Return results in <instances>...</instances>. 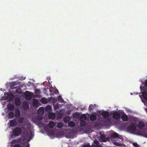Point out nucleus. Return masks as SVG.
<instances>
[{"label": "nucleus", "instance_id": "nucleus-1", "mask_svg": "<svg viewBox=\"0 0 147 147\" xmlns=\"http://www.w3.org/2000/svg\"><path fill=\"white\" fill-rule=\"evenodd\" d=\"M13 134L15 136L19 135L22 132V129L20 127H17L13 131Z\"/></svg>", "mask_w": 147, "mask_h": 147}, {"label": "nucleus", "instance_id": "nucleus-2", "mask_svg": "<svg viewBox=\"0 0 147 147\" xmlns=\"http://www.w3.org/2000/svg\"><path fill=\"white\" fill-rule=\"evenodd\" d=\"M32 92L26 91L25 92V97L26 99H30L32 97Z\"/></svg>", "mask_w": 147, "mask_h": 147}, {"label": "nucleus", "instance_id": "nucleus-3", "mask_svg": "<svg viewBox=\"0 0 147 147\" xmlns=\"http://www.w3.org/2000/svg\"><path fill=\"white\" fill-rule=\"evenodd\" d=\"M136 125L134 124V123H132L130 124L128 127V129L131 131L135 130L136 129Z\"/></svg>", "mask_w": 147, "mask_h": 147}, {"label": "nucleus", "instance_id": "nucleus-4", "mask_svg": "<svg viewBox=\"0 0 147 147\" xmlns=\"http://www.w3.org/2000/svg\"><path fill=\"white\" fill-rule=\"evenodd\" d=\"M113 118L115 119H118L120 117V113L117 112L113 113Z\"/></svg>", "mask_w": 147, "mask_h": 147}, {"label": "nucleus", "instance_id": "nucleus-5", "mask_svg": "<svg viewBox=\"0 0 147 147\" xmlns=\"http://www.w3.org/2000/svg\"><path fill=\"white\" fill-rule=\"evenodd\" d=\"M97 118L96 114L95 113H92L90 116V120L91 121L95 120Z\"/></svg>", "mask_w": 147, "mask_h": 147}, {"label": "nucleus", "instance_id": "nucleus-6", "mask_svg": "<svg viewBox=\"0 0 147 147\" xmlns=\"http://www.w3.org/2000/svg\"><path fill=\"white\" fill-rule=\"evenodd\" d=\"M101 115L104 118H107L109 116V114L108 111H104L102 112Z\"/></svg>", "mask_w": 147, "mask_h": 147}, {"label": "nucleus", "instance_id": "nucleus-7", "mask_svg": "<svg viewBox=\"0 0 147 147\" xmlns=\"http://www.w3.org/2000/svg\"><path fill=\"white\" fill-rule=\"evenodd\" d=\"M9 123L10 126L11 127L14 126L17 124L16 121L15 119H13L10 121Z\"/></svg>", "mask_w": 147, "mask_h": 147}, {"label": "nucleus", "instance_id": "nucleus-8", "mask_svg": "<svg viewBox=\"0 0 147 147\" xmlns=\"http://www.w3.org/2000/svg\"><path fill=\"white\" fill-rule=\"evenodd\" d=\"M46 126L49 128H53L55 126V124L53 121H51L49 122L48 124Z\"/></svg>", "mask_w": 147, "mask_h": 147}, {"label": "nucleus", "instance_id": "nucleus-9", "mask_svg": "<svg viewBox=\"0 0 147 147\" xmlns=\"http://www.w3.org/2000/svg\"><path fill=\"white\" fill-rule=\"evenodd\" d=\"M121 118L122 120L124 121H126L128 120V117L125 113H124L123 114L121 115Z\"/></svg>", "mask_w": 147, "mask_h": 147}, {"label": "nucleus", "instance_id": "nucleus-10", "mask_svg": "<svg viewBox=\"0 0 147 147\" xmlns=\"http://www.w3.org/2000/svg\"><path fill=\"white\" fill-rule=\"evenodd\" d=\"M15 103L17 106H19L21 104V100L19 98H16L15 100Z\"/></svg>", "mask_w": 147, "mask_h": 147}, {"label": "nucleus", "instance_id": "nucleus-11", "mask_svg": "<svg viewBox=\"0 0 147 147\" xmlns=\"http://www.w3.org/2000/svg\"><path fill=\"white\" fill-rule=\"evenodd\" d=\"M31 125L30 123L26 124L22 127L23 129L24 130L29 129L31 127Z\"/></svg>", "mask_w": 147, "mask_h": 147}, {"label": "nucleus", "instance_id": "nucleus-12", "mask_svg": "<svg viewBox=\"0 0 147 147\" xmlns=\"http://www.w3.org/2000/svg\"><path fill=\"white\" fill-rule=\"evenodd\" d=\"M138 126L140 129H142L145 127V125L144 123L140 121L138 123Z\"/></svg>", "mask_w": 147, "mask_h": 147}, {"label": "nucleus", "instance_id": "nucleus-13", "mask_svg": "<svg viewBox=\"0 0 147 147\" xmlns=\"http://www.w3.org/2000/svg\"><path fill=\"white\" fill-rule=\"evenodd\" d=\"M48 117L50 119H54L55 117V114L53 113H51L49 114Z\"/></svg>", "mask_w": 147, "mask_h": 147}, {"label": "nucleus", "instance_id": "nucleus-14", "mask_svg": "<svg viewBox=\"0 0 147 147\" xmlns=\"http://www.w3.org/2000/svg\"><path fill=\"white\" fill-rule=\"evenodd\" d=\"M44 112V109L42 107H40L37 111V113L38 114L42 115Z\"/></svg>", "mask_w": 147, "mask_h": 147}, {"label": "nucleus", "instance_id": "nucleus-15", "mask_svg": "<svg viewBox=\"0 0 147 147\" xmlns=\"http://www.w3.org/2000/svg\"><path fill=\"white\" fill-rule=\"evenodd\" d=\"M38 105V102L37 99L34 100L32 102V105L34 107H36Z\"/></svg>", "mask_w": 147, "mask_h": 147}, {"label": "nucleus", "instance_id": "nucleus-16", "mask_svg": "<svg viewBox=\"0 0 147 147\" xmlns=\"http://www.w3.org/2000/svg\"><path fill=\"white\" fill-rule=\"evenodd\" d=\"M68 126L69 127H72L75 126V123L74 122L71 121L68 123Z\"/></svg>", "mask_w": 147, "mask_h": 147}, {"label": "nucleus", "instance_id": "nucleus-17", "mask_svg": "<svg viewBox=\"0 0 147 147\" xmlns=\"http://www.w3.org/2000/svg\"><path fill=\"white\" fill-rule=\"evenodd\" d=\"M20 115V112L19 109L16 110L15 111L14 114L15 116L18 117H19Z\"/></svg>", "mask_w": 147, "mask_h": 147}, {"label": "nucleus", "instance_id": "nucleus-18", "mask_svg": "<svg viewBox=\"0 0 147 147\" xmlns=\"http://www.w3.org/2000/svg\"><path fill=\"white\" fill-rule=\"evenodd\" d=\"M9 117L10 119H12L15 116L14 112L13 111L10 112L8 113Z\"/></svg>", "mask_w": 147, "mask_h": 147}, {"label": "nucleus", "instance_id": "nucleus-19", "mask_svg": "<svg viewBox=\"0 0 147 147\" xmlns=\"http://www.w3.org/2000/svg\"><path fill=\"white\" fill-rule=\"evenodd\" d=\"M87 116L85 114H83L80 118V121H85L87 119Z\"/></svg>", "mask_w": 147, "mask_h": 147}, {"label": "nucleus", "instance_id": "nucleus-20", "mask_svg": "<svg viewBox=\"0 0 147 147\" xmlns=\"http://www.w3.org/2000/svg\"><path fill=\"white\" fill-rule=\"evenodd\" d=\"M143 97L146 100H147V92L145 91H143L142 93Z\"/></svg>", "mask_w": 147, "mask_h": 147}, {"label": "nucleus", "instance_id": "nucleus-21", "mask_svg": "<svg viewBox=\"0 0 147 147\" xmlns=\"http://www.w3.org/2000/svg\"><path fill=\"white\" fill-rule=\"evenodd\" d=\"M100 134V138L102 140L103 142H106V140H105L106 136L105 135L102 134Z\"/></svg>", "mask_w": 147, "mask_h": 147}, {"label": "nucleus", "instance_id": "nucleus-22", "mask_svg": "<svg viewBox=\"0 0 147 147\" xmlns=\"http://www.w3.org/2000/svg\"><path fill=\"white\" fill-rule=\"evenodd\" d=\"M51 107L50 105L47 106L45 108V111L49 113L51 111Z\"/></svg>", "mask_w": 147, "mask_h": 147}, {"label": "nucleus", "instance_id": "nucleus-23", "mask_svg": "<svg viewBox=\"0 0 147 147\" xmlns=\"http://www.w3.org/2000/svg\"><path fill=\"white\" fill-rule=\"evenodd\" d=\"M73 118H74L78 119L80 115L79 113L77 112L76 113H73Z\"/></svg>", "mask_w": 147, "mask_h": 147}, {"label": "nucleus", "instance_id": "nucleus-24", "mask_svg": "<svg viewBox=\"0 0 147 147\" xmlns=\"http://www.w3.org/2000/svg\"><path fill=\"white\" fill-rule=\"evenodd\" d=\"M7 108L9 111H12L14 109V107L12 105H9L8 106Z\"/></svg>", "mask_w": 147, "mask_h": 147}, {"label": "nucleus", "instance_id": "nucleus-25", "mask_svg": "<svg viewBox=\"0 0 147 147\" xmlns=\"http://www.w3.org/2000/svg\"><path fill=\"white\" fill-rule=\"evenodd\" d=\"M96 107V105L94 104V105H92V104L90 105L89 107V111H91V110H93L94 107Z\"/></svg>", "mask_w": 147, "mask_h": 147}, {"label": "nucleus", "instance_id": "nucleus-26", "mask_svg": "<svg viewBox=\"0 0 147 147\" xmlns=\"http://www.w3.org/2000/svg\"><path fill=\"white\" fill-rule=\"evenodd\" d=\"M40 101L42 103L46 104L48 102L47 99L44 98H42Z\"/></svg>", "mask_w": 147, "mask_h": 147}, {"label": "nucleus", "instance_id": "nucleus-27", "mask_svg": "<svg viewBox=\"0 0 147 147\" xmlns=\"http://www.w3.org/2000/svg\"><path fill=\"white\" fill-rule=\"evenodd\" d=\"M119 134L116 132H114L112 134L111 136V137L113 138H116L118 137Z\"/></svg>", "mask_w": 147, "mask_h": 147}, {"label": "nucleus", "instance_id": "nucleus-28", "mask_svg": "<svg viewBox=\"0 0 147 147\" xmlns=\"http://www.w3.org/2000/svg\"><path fill=\"white\" fill-rule=\"evenodd\" d=\"M81 122L80 123V125L82 127L84 126L86 124V122L85 121H80Z\"/></svg>", "mask_w": 147, "mask_h": 147}, {"label": "nucleus", "instance_id": "nucleus-29", "mask_svg": "<svg viewBox=\"0 0 147 147\" xmlns=\"http://www.w3.org/2000/svg\"><path fill=\"white\" fill-rule=\"evenodd\" d=\"M63 124L61 122L59 123L57 125V127L58 128H61L63 126Z\"/></svg>", "mask_w": 147, "mask_h": 147}, {"label": "nucleus", "instance_id": "nucleus-30", "mask_svg": "<svg viewBox=\"0 0 147 147\" xmlns=\"http://www.w3.org/2000/svg\"><path fill=\"white\" fill-rule=\"evenodd\" d=\"M58 99H59V100L60 101L61 103L63 102L64 101L63 99L62 98L61 96H58Z\"/></svg>", "mask_w": 147, "mask_h": 147}, {"label": "nucleus", "instance_id": "nucleus-31", "mask_svg": "<svg viewBox=\"0 0 147 147\" xmlns=\"http://www.w3.org/2000/svg\"><path fill=\"white\" fill-rule=\"evenodd\" d=\"M23 121L24 119L23 118H20L19 119L18 122L20 123L21 124L23 123Z\"/></svg>", "mask_w": 147, "mask_h": 147}, {"label": "nucleus", "instance_id": "nucleus-32", "mask_svg": "<svg viewBox=\"0 0 147 147\" xmlns=\"http://www.w3.org/2000/svg\"><path fill=\"white\" fill-rule=\"evenodd\" d=\"M11 85L10 86V88L11 89H13V88H12L13 86H15L16 85V83L15 82H11Z\"/></svg>", "mask_w": 147, "mask_h": 147}, {"label": "nucleus", "instance_id": "nucleus-33", "mask_svg": "<svg viewBox=\"0 0 147 147\" xmlns=\"http://www.w3.org/2000/svg\"><path fill=\"white\" fill-rule=\"evenodd\" d=\"M35 93L36 94H40V91L39 90H35Z\"/></svg>", "mask_w": 147, "mask_h": 147}, {"label": "nucleus", "instance_id": "nucleus-34", "mask_svg": "<svg viewBox=\"0 0 147 147\" xmlns=\"http://www.w3.org/2000/svg\"><path fill=\"white\" fill-rule=\"evenodd\" d=\"M132 144L135 147H139L138 144L137 143L133 142Z\"/></svg>", "mask_w": 147, "mask_h": 147}, {"label": "nucleus", "instance_id": "nucleus-35", "mask_svg": "<svg viewBox=\"0 0 147 147\" xmlns=\"http://www.w3.org/2000/svg\"><path fill=\"white\" fill-rule=\"evenodd\" d=\"M115 144L118 146H122L121 144L120 143H118V142H115Z\"/></svg>", "mask_w": 147, "mask_h": 147}, {"label": "nucleus", "instance_id": "nucleus-36", "mask_svg": "<svg viewBox=\"0 0 147 147\" xmlns=\"http://www.w3.org/2000/svg\"><path fill=\"white\" fill-rule=\"evenodd\" d=\"M143 136L146 137L147 138V131H145L143 134Z\"/></svg>", "mask_w": 147, "mask_h": 147}, {"label": "nucleus", "instance_id": "nucleus-37", "mask_svg": "<svg viewBox=\"0 0 147 147\" xmlns=\"http://www.w3.org/2000/svg\"><path fill=\"white\" fill-rule=\"evenodd\" d=\"M59 105L58 104H57L56 106H55L54 107V109L55 110L59 108Z\"/></svg>", "mask_w": 147, "mask_h": 147}, {"label": "nucleus", "instance_id": "nucleus-38", "mask_svg": "<svg viewBox=\"0 0 147 147\" xmlns=\"http://www.w3.org/2000/svg\"><path fill=\"white\" fill-rule=\"evenodd\" d=\"M21 146L20 144H17L15 145L13 147H21Z\"/></svg>", "mask_w": 147, "mask_h": 147}, {"label": "nucleus", "instance_id": "nucleus-39", "mask_svg": "<svg viewBox=\"0 0 147 147\" xmlns=\"http://www.w3.org/2000/svg\"><path fill=\"white\" fill-rule=\"evenodd\" d=\"M17 88L16 89V93H19V91L18 90L20 89V88L19 87L17 88Z\"/></svg>", "mask_w": 147, "mask_h": 147}, {"label": "nucleus", "instance_id": "nucleus-40", "mask_svg": "<svg viewBox=\"0 0 147 147\" xmlns=\"http://www.w3.org/2000/svg\"><path fill=\"white\" fill-rule=\"evenodd\" d=\"M84 147H90V146L89 144H85L84 145Z\"/></svg>", "mask_w": 147, "mask_h": 147}, {"label": "nucleus", "instance_id": "nucleus-41", "mask_svg": "<svg viewBox=\"0 0 147 147\" xmlns=\"http://www.w3.org/2000/svg\"><path fill=\"white\" fill-rule=\"evenodd\" d=\"M54 93L55 94H57L58 93H59V91L57 90H56L54 92Z\"/></svg>", "mask_w": 147, "mask_h": 147}, {"label": "nucleus", "instance_id": "nucleus-42", "mask_svg": "<svg viewBox=\"0 0 147 147\" xmlns=\"http://www.w3.org/2000/svg\"><path fill=\"white\" fill-rule=\"evenodd\" d=\"M145 85L146 87H147V80L145 82Z\"/></svg>", "mask_w": 147, "mask_h": 147}, {"label": "nucleus", "instance_id": "nucleus-43", "mask_svg": "<svg viewBox=\"0 0 147 147\" xmlns=\"http://www.w3.org/2000/svg\"><path fill=\"white\" fill-rule=\"evenodd\" d=\"M25 147H30L29 145L28 144H27Z\"/></svg>", "mask_w": 147, "mask_h": 147}, {"label": "nucleus", "instance_id": "nucleus-44", "mask_svg": "<svg viewBox=\"0 0 147 147\" xmlns=\"http://www.w3.org/2000/svg\"><path fill=\"white\" fill-rule=\"evenodd\" d=\"M38 119L40 120H41L42 119V117H40Z\"/></svg>", "mask_w": 147, "mask_h": 147}, {"label": "nucleus", "instance_id": "nucleus-45", "mask_svg": "<svg viewBox=\"0 0 147 147\" xmlns=\"http://www.w3.org/2000/svg\"><path fill=\"white\" fill-rule=\"evenodd\" d=\"M96 144H99L98 142L97 141V143H96Z\"/></svg>", "mask_w": 147, "mask_h": 147}, {"label": "nucleus", "instance_id": "nucleus-46", "mask_svg": "<svg viewBox=\"0 0 147 147\" xmlns=\"http://www.w3.org/2000/svg\"><path fill=\"white\" fill-rule=\"evenodd\" d=\"M142 88H144V87H141H141H140V88L141 89Z\"/></svg>", "mask_w": 147, "mask_h": 147}, {"label": "nucleus", "instance_id": "nucleus-47", "mask_svg": "<svg viewBox=\"0 0 147 147\" xmlns=\"http://www.w3.org/2000/svg\"><path fill=\"white\" fill-rule=\"evenodd\" d=\"M12 88H13V89H14V88H16V87H13V86L12 87Z\"/></svg>", "mask_w": 147, "mask_h": 147}, {"label": "nucleus", "instance_id": "nucleus-48", "mask_svg": "<svg viewBox=\"0 0 147 147\" xmlns=\"http://www.w3.org/2000/svg\"><path fill=\"white\" fill-rule=\"evenodd\" d=\"M65 119H66V118H65L64 119V121H65Z\"/></svg>", "mask_w": 147, "mask_h": 147}, {"label": "nucleus", "instance_id": "nucleus-49", "mask_svg": "<svg viewBox=\"0 0 147 147\" xmlns=\"http://www.w3.org/2000/svg\"><path fill=\"white\" fill-rule=\"evenodd\" d=\"M37 96H39V95H37Z\"/></svg>", "mask_w": 147, "mask_h": 147}]
</instances>
